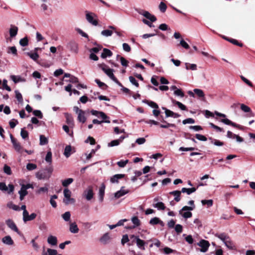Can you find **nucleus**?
<instances>
[{
	"mask_svg": "<svg viewBox=\"0 0 255 255\" xmlns=\"http://www.w3.org/2000/svg\"><path fill=\"white\" fill-rule=\"evenodd\" d=\"M53 168L49 167L40 170L36 173V177L39 180L48 179L53 172Z\"/></svg>",
	"mask_w": 255,
	"mask_h": 255,
	"instance_id": "obj_1",
	"label": "nucleus"
},
{
	"mask_svg": "<svg viewBox=\"0 0 255 255\" xmlns=\"http://www.w3.org/2000/svg\"><path fill=\"white\" fill-rule=\"evenodd\" d=\"M85 17L87 21L94 26L98 25V16L96 14L89 11H85Z\"/></svg>",
	"mask_w": 255,
	"mask_h": 255,
	"instance_id": "obj_2",
	"label": "nucleus"
},
{
	"mask_svg": "<svg viewBox=\"0 0 255 255\" xmlns=\"http://www.w3.org/2000/svg\"><path fill=\"white\" fill-rule=\"evenodd\" d=\"M193 209V207L185 206L182 207V208L179 211V213L185 219L189 218L192 216V213L190 212V211H192Z\"/></svg>",
	"mask_w": 255,
	"mask_h": 255,
	"instance_id": "obj_3",
	"label": "nucleus"
},
{
	"mask_svg": "<svg viewBox=\"0 0 255 255\" xmlns=\"http://www.w3.org/2000/svg\"><path fill=\"white\" fill-rule=\"evenodd\" d=\"M73 110L78 115V121L80 123H85L87 120L85 116V112L79 109L77 106L74 107Z\"/></svg>",
	"mask_w": 255,
	"mask_h": 255,
	"instance_id": "obj_4",
	"label": "nucleus"
},
{
	"mask_svg": "<svg viewBox=\"0 0 255 255\" xmlns=\"http://www.w3.org/2000/svg\"><path fill=\"white\" fill-rule=\"evenodd\" d=\"M64 196L65 198L63 199V202L66 205H68L69 204H74L75 202V200L74 198H71V192L68 188H65L64 189Z\"/></svg>",
	"mask_w": 255,
	"mask_h": 255,
	"instance_id": "obj_5",
	"label": "nucleus"
},
{
	"mask_svg": "<svg viewBox=\"0 0 255 255\" xmlns=\"http://www.w3.org/2000/svg\"><path fill=\"white\" fill-rule=\"evenodd\" d=\"M131 239H133V242H135L137 247L141 250H144V246L146 244L143 240H141L139 236L132 235L130 237Z\"/></svg>",
	"mask_w": 255,
	"mask_h": 255,
	"instance_id": "obj_6",
	"label": "nucleus"
},
{
	"mask_svg": "<svg viewBox=\"0 0 255 255\" xmlns=\"http://www.w3.org/2000/svg\"><path fill=\"white\" fill-rule=\"evenodd\" d=\"M197 245L201 248L200 250L201 252L205 253L208 251L210 246V244L207 241L201 240L198 243H197Z\"/></svg>",
	"mask_w": 255,
	"mask_h": 255,
	"instance_id": "obj_7",
	"label": "nucleus"
},
{
	"mask_svg": "<svg viewBox=\"0 0 255 255\" xmlns=\"http://www.w3.org/2000/svg\"><path fill=\"white\" fill-rule=\"evenodd\" d=\"M139 14L142 15L147 19H148L151 22H155L156 20V17L150 14L148 11L143 10H140L138 11Z\"/></svg>",
	"mask_w": 255,
	"mask_h": 255,
	"instance_id": "obj_8",
	"label": "nucleus"
},
{
	"mask_svg": "<svg viewBox=\"0 0 255 255\" xmlns=\"http://www.w3.org/2000/svg\"><path fill=\"white\" fill-rule=\"evenodd\" d=\"M114 70L109 68L107 71H105V74L114 82H115L119 86L122 87V84L118 81V80L115 77L113 74Z\"/></svg>",
	"mask_w": 255,
	"mask_h": 255,
	"instance_id": "obj_9",
	"label": "nucleus"
},
{
	"mask_svg": "<svg viewBox=\"0 0 255 255\" xmlns=\"http://www.w3.org/2000/svg\"><path fill=\"white\" fill-rule=\"evenodd\" d=\"M5 223L6 225L11 230L16 232L18 234H19V230L17 228L14 222L11 219H7L5 221Z\"/></svg>",
	"mask_w": 255,
	"mask_h": 255,
	"instance_id": "obj_10",
	"label": "nucleus"
},
{
	"mask_svg": "<svg viewBox=\"0 0 255 255\" xmlns=\"http://www.w3.org/2000/svg\"><path fill=\"white\" fill-rule=\"evenodd\" d=\"M221 122L227 125L232 126L233 127L238 128L240 129H243V127L239 125H237L235 123L232 122L228 119H223L221 120Z\"/></svg>",
	"mask_w": 255,
	"mask_h": 255,
	"instance_id": "obj_11",
	"label": "nucleus"
},
{
	"mask_svg": "<svg viewBox=\"0 0 255 255\" xmlns=\"http://www.w3.org/2000/svg\"><path fill=\"white\" fill-rule=\"evenodd\" d=\"M36 217V214L34 213L31 214L30 215H29L28 212L26 213L23 216V221L24 223H26L28 221L33 220Z\"/></svg>",
	"mask_w": 255,
	"mask_h": 255,
	"instance_id": "obj_12",
	"label": "nucleus"
},
{
	"mask_svg": "<svg viewBox=\"0 0 255 255\" xmlns=\"http://www.w3.org/2000/svg\"><path fill=\"white\" fill-rule=\"evenodd\" d=\"M85 197L87 200H91L93 197V190L92 186H89L85 191Z\"/></svg>",
	"mask_w": 255,
	"mask_h": 255,
	"instance_id": "obj_13",
	"label": "nucleus"
},
{
	"mask_svg": "<svg viewBox=\"0 0 255 255\" xmlns=\"http://www.w3.org/2000/svg\"><path fill=\"white\" fill-rule=\"evenodd\" d=\"M67 47L70 49L73 52L77 53L78 51V44L74 41L70 42L68 45Z\"/></svg>",
	"mask_w": 255,
	"mask_h": 255,
	"instance_id": "obj_14",
	"label": "nucleus"
},
{
	"mask_svg": "<svg viewBox=\"0 0 255 255\" xmlns=\"http://www.w3.org/2000/svg\"><path fill=\"white\" fill-rule=\"evenodd\" d=\"M131 222L133 223V225L131 227H129L127 228V229H134L136 227H137L140 225V221L136 216H134L131 219Z\"/></svg>",
	"mask_w": 255,
	"mask_h": 255,
	"instance_id": "obj_15",
	"label": "nucleus"
},
{
	"mask_svg": "<svg viewBox=\"0 0 255 255\" xmlns=\"http://www.w3.org/2000/svg\"><path fill=\"white\" fill-rule=\"evenodd\" d=\"M2 242L6 245L12 246L14 244V242L10 236H6L2 239Z\"/></svg>",
	"mask_w": 255,
	"mask_h": 255,
	"instance_id": "obj_16",
	"label": "nucleus"
},
{
	"mask_svg": "<svg viewBox=\"0 0 255 255\" xmlns=\"http://www.w3.org/2000/svg\"><path fill=\"white\" fill-rule=\"evenodd\" d=\"M18 32V27L15 25H11L9 30V35L10 37L12 38L15 37Z\"/></svg>",
	"mask_w": 255,
	"mask_h": 255,
	"instance_id": "obj_17",
	"label": "nucleus"
},
{
	"mask_svg": "<svg viewBox=\"0 0 255 255\" xmlns=\"http://www.w3.org/2000/svg\"><path fill=\"white\" fill-rule=\"evenodd\" d=\"M181 190L178 191V190H175L171 191L169 193L170 195H172L174 196V200L177 202H178L180 201V195L181 193Z\"/></svg>",
	"mask_w": 255,
	"mask_h": 255,
	"instance_id": "obj_18",
	"label": "nucleus"
},
{
	"mask_svg": "<svg viewBox=\"0 0 255 255\" xmlns=\"http://www.w3.org/2000/svg\"><path fill=\"white\" fill-rule=\"evenodd\" d=\"M149 224L152 225L159 224L161 226H164V223L157 217H154L149 221Z\"/></svg>",
	"mask_w": 255,
	"mask_h": 255,
	"instance_id": "obj_19",
	"label": "nucleus"
},
{
	"mask_svg": "<svg viewBox=\"0 0 255 255\" xmlns=\"http://www.w3.org/2000/svg\"><path fill=\"white\" fill-rule=\"evenodd\" d=\"M12 143L13 144V146L15 149V150L21 153L22 152V148L19 142L17 141L16 139H13V141L12 142Z\"/></svg>",
	"mask_w": 255,
	"mask_h": 255,
	"instance_id": "obj_20",
	"label": "nucleus"
},
{
	"mask_svg": "<svg viewBox=\"0 0 255 255\" xmlns=\"http://www.w3.org/2000/svg\"><path fill=\"white\" fill-rule=\"evenodd\" d=\"M47 242L51 246H56L57 244V239L55 236L50 235L47 238Z\"/></svg>",
	"mask_w": 255,
	"mask_h": 255,
	"instance_id": "obj_21",
	"label": "nucleus"
},
{
	"mask_svg": "<svg viewBox=\"0 0 255 255\" xmlns=\"http://www.w3.org/2000/svg\"><path fill=\"white\" fill-rule=\"evenodd\" d=\"M112 55L113 53L110 50L107 48H104L101 56L102 58L105 59L107 57L112 56Z\"/></svg>",
	"mask_w": 255,
	"mask_h": 255,
	"instance_id": "obj_22",
	"label": "nucleus"
},
{
	"mask_svg": "<svg viewBox=\"0 0 255 255\" xmlns=\"http://www.w3.org/2000/svg\"><path fill=\"white\" fill-rule=\"evenodd\" d=\"M124 177H125V174H116L111 178L110 181L112 183H118L119 179L123 178Z\"/></svg>",
	"mask_w": 255,
	"mask_h": 255,
	"instance_id": "obj_23",
	"label": "nucleus"
},
{
	"mask_svg": "<svg viewBox=\"0 0 255 255\" xmlns=\"http://www.w3.org/2000/svg\"><path fill=\"white\" fill-rule=\"evenodd\" d=\"M105 188H106V187H105V185H104V184H102L101 187L99 189V200L101 202H102L103 201Z\"/></svg>",
	"mask_w": 255,
	"mask_h": 255,
	"instance_id": "obj_24",
	"label": "nucleus"
},
{
	"mask_svg": "<svg viewBox=\"0 0 255 255\" xmlns=\"http://www.w3.org/2000/svg\"><path fill=\"white\" fill-rule=\"evenodd\" d=\"M124 187H122V188L120 190L116 192L115 193V198H119L120 197H121L122 196L125 195V194H126L127 193H128V190H124Z\"/></svg>",
	"mask_w": 255,
	"mask_h": 255,
	"instance_id": "obj_25",
	"label": "nucleus"
},
{
	"mask_svg": "<svg viewBox=\"0 0 255 255\" xmlns=\"http://www.w3.org/2000/svg\"><path fill=\"white\" fill-rule=\"evenodd\" d=\"M10 79L13 81L14 83L25 81V79L21 77L20 76L11 75Z\"/></svg>",
	"mask_w": 255,
	"mask_h": 255,
	"instance_id": "obj_26",
	"label": "nucleus"
},
{
	"mask_svg": "<svg viewBox=\"0 0 255 255\" xmlns=\"http://www.w3.org/2000/svg\"><path fill=\"white\" fill-rule=\"evenodd\" d=\"M69 230L72 233L76 234L78 233L79 230L76 223L74 222L70 224Z\"/></svg>",
	"mask_w": 255,
	"mask_h": 255,
	"instance_id": "obj_27",
	"label": "nucleus"
},
{
	"mask_svg": "<svg viewBox=\"0 0 255 255\" xmlns=\"http://www.w3.org/2000/svg\"><path fill=\"white\" fill-rule=\"evenodd\" d=\"M65 117L66 119V123L67 124H68L70 126L73 127L74 125V120L71 115L66 113L65 114Z\"/></svg>",
	"mask_w": 255,
	"mask_h": 255,
	"instance_id": "obj_28",
	"label": "nucleus"
},
{
	"mask_svg": "<svg viewBox=\"0 0 255 255\" xmlns=\"http://www.w3.org/2000/svg\"><path fill=\"white\" fill-rule=\"evenodd\" d=\"M215 236L220 239L221 241H222L224 243L226 242L230 238L228 236H227L225 233L222 234H217L215 235Z\"/></svg>",
	"mask_w": 255,
	"mask_h": 255,
	"instance_id": "obj_29",
	"label": "nucleus"
},
{
	"mask_svg": "<svg viewBox=\"0 0 255 255\" xmlns=\"http://www.w3.org/2000/svg\"><path fill=\"white\" fill-rule=\"evenodd\" d=\"M57 251L56 250L48 249L47 251H43L41 255H57Z\"/></svg>",
	"mask_w": 255,
	"mask_h": 255,
	"instance_id": "obj_30",
	"label": "nucleus"
},
{
	"mask_svg": "<svg viewBox=\"0 0 255 255\" xmlns=\"http://www.w3.org/2000/svg\"><path fill=\"white\" fill-rule=\"evenodd\" d=\"M209 139L210 140L211 143L213 144L214 145L218 146H221L224 145V142H222L218 139L212 138V137H210Z\"/></svg>",
	"mask_w": 255,
	"mask_h": 255,
	"instance_id": "obj_31",
	"label": "nucleus"
},
{
	"mask_svg": "<svg viewBox=\"0 0 255 255\" xmlns=\"http://www.w3.org/2000/svg\"><path fill=\"white\" fill-rule=\"evenodd\" d=\"M196 190V188L195 187H192L191 188H182L181 189L182 193H186L187 195H190L191 193L195 192Z\"/></svg>",
	"mask_w": 255,
	"mask_h": 255,
	"instance_id": "obj_32",
	"label": "nucleus"
},
{
	"mask_svg": "<svg viewBox=\"0 0 255 255\" xmlns=\"http://www.w3.org/2000/svg\"><path fill=\"white\" fill-rule=\"evenodd\" d=\"M241 109L244 112H246V113H251V116H254V114L251 112V108L245 105V104H242L241 105Z\"/></svg>",
	"mask_w": 255,
	"mask_h": 255,
	"instance_id": "obj_33",
	"label": "nucleus"
},
{
	"mask_svg": "<svg viewBox=\"0 0 255 255\" xmlns=\"http://www.w3.org/2000/svg\"><path fill=\"white\" fill-rule=\"evenodd\" d=\"M26 54L28 56H29L30 58L31 59H32L33 60H34V61H36L39 58V55H38L37 52H34V53H32L31 52H27Z\"/></svg>",
	"mask_w": 255,
	"mask_h": 255,
	"instance_id": "obj_34",
	"label": "nucleus"
},
{
	"mask_svg": "<svg viewBox=\"0 0 255 255\" xmlns=\"http://www.w3.org/2000/svg\"><path fill=\"white\" fill-rule=\"evenodd\" d=\"M153 206L159 210H163L165 209L164 204L162 202H157L153 204Z\"/></svg>",
	"mask_w": 255,
	"mask_h": 255,
	"instance_id": "obj_35",
	"label": "nucleus"
},
{
	"mask_svg": "<svg viewBox=\"0 0 255 255\" xmlns=\"http://www.w3.org/2000/svg\"><path fill=\"white\" fill-rule=\"evenodd\" d=\"M110 240V237L108 233L105 234L101 238L100 241L104 244H107Z\"/></svg>",
	"mask_w": 255,
	"mask_h": 255,
	"instance_id": "obj_36",
	"label": "nucleus"
},
{
	"mask_svg": "<svg viewBox=\"0 0 255 255\" xmlns=\"http://www.w3.org/2000/svg\"><path fill=\"white\" fill-rule=\"evenodd\" d=\"M74 180L72 178H69L62 181V185L63 187H67L73 182Z\"/></svg>",
	"mask_w": 255,
	"mask_h": 255,
	"instance_id": "obj_37",
	"label": "nucleus"
},
{
	"mask_svg": "<svg viewBox=\"0 0 255 255\" xmlns=\"http://www.w3.org/2000/svg\"><path fill=\"white\" fill-rule=\"evenodd\" d=\"M71 146L70 145H67L64 149V155L66 157H69L71 154Z\"/></svg>",
	"mask_w": 255,
	"mask_h": 255,
	"instance_id": "obj_38",
	"label": "nucleus"
},
{
	"mask_svg": "<svg viewBox=\"0 0 255 255\" xmlns=\"http://www.w3.org/2000/svg\"><path fill=\"white\" fill-rule=\"evenodd\" d=\"M48 142V139L43 135H40V142L39 144L44 145L47 144Z\"/></svg>",
	"mask_w": 255,
	"mask_h": 255,
	"instance_id": "obj_39",
	"label": "nucleus"
},
{
	"mask_svg": "<svg viewBox=\"0 0 255 255\" xmlns=\"http://www.w3.org/2000/svg\"><path fill=\"white\" fill-rule=\"evenodd\" d=\"M162 122L165 123V124H160V127L161 128H167L169 127H173V128L176 127L175 125L174 124L168 123L165 121H163Z\"/></svg>",
	"mask_w": 255,
	"mask_h": 255,
	"instance_id": "obj_40",
	"label": "nucleus"
},
{
	"mask_svg": "<svg viewBox=\"0 0 255 255\" xmlns=\"http://www.w3.org/2000/svg\"><path fill=\"white\" fill-rule=\"evenodd\" d=\"M193 91L195 94H196L199 98H204L205 94L203 90L199 89H194Z\"/></svg>",
	"mask_w": 255,
	"mask_h": 255,
	"instance_id": "obj_41",
	"label": "nucleus"
},
{
	"mask_svg": "<svg viewBox=\"0 0 255 255\" xmlns=\"http://www.w3.org/2000/svg\"><path fill=\"white\" fill-rule=\"evenodd\" d=\"M172 103L175 105H176L179 108H180L181 110L185 111L186 110V107L185 105L182 104L181 102L176 101L175 100H172Z\"/></svg>",
	"mask_w": 255,
	"mask_h": 255,
	"instance_id": "obj_42",
	"label": "nucleus"
},
{
	"mask_svg": "<svg viewBox=\"0 0 255 255\" xmlns=\"http://www.w3.org/2000/svg\"><path fill=\"white\" fill-rule=\"evenodd\" d=\"M143 102L147 104L149 106L154 109H158V105L153 101H149L147 100L143 101Z\"/></svg>",
	"mask_w": 255,
	"mask_h": 255,
	"instance_id": "obj_43",
	"label": "nucleus"
},
{
	"mask_svg": "<svg viewBox=\"0 0 255 255\" xmlns=\"http://www.w3.org/2000/svg\"><path fill=\"white\" fill-rule=\"evenodd\" d=\"M7 207L12 209L14 211H19L20 208L19 206L13 204L12 202H9L7 204Z\"/></svg>",
	"mask_w": 255,
	"mask_h": 255,
	"instance_id": "obj_44",
	"label": "nucleus"
},
{
	"mask_svg": "<svg viewBox=\"0 0 255 255\" xmlns=\"http://www.w3.org/2000/svg\"><path fill=\"white\" fill-rule=\"evenodd\" d=\"M224 244L228 249L230 250H233L235 249V246L233 245V244L230 238L227 241H226Z\"/></svg>",
	"mask_w": 255,
	"mask_h": 255,
	"instance_id": "obj_45",
	"label": "nucleus"
},
{
	"mask_svg": "<svg viewBox=\"0 0 255 255\" xmlns=\"http://www.w3.org/2000/svg\"><path fill=\"white\" fill-rule=\"evenodd\" d=\"M185 68L187 70H196L197 69V65L195 64L185 63Z\"/></svg>",
	"mask_w": 255,
	"mask_h": 255,
	"instance_id": "obj_46",
	"label": "nucleus"
},
{
	"mask_svg": "<svg viewBox=\"0 0 255 255\" xmlns=\"http://www.w3.org/2000/svg\"><path fill=\"white\" fill-rule=\"evenodd\" d=\"M70 217H71V214H70V212L69 211L66 212L65 213H64L62 215V218L66 222H68V221H70Z\"/></svg>",
	"mask_w": 255,
	"mask_h": 255,
	"instance_id": "obj_47",
	"label": "nucleus"
},
{
	"mask_svg": "<svg viewBox=\"0 0 255 255\" xmlns=\"http://www.w3.org/2000/svg\"><path fill=\"white\" fill-rule=\"evenodd\" d=\"M113 32L109 29H106L102 31L101 34L105 37H109L112 35Z\"/></svg>",
	"mask_w": 255,
	"mask_h": 255,
	"instance_id": "obj_48",
	"label": "nucleus"
},
{
	"mask_svg": "<svg viewBox=\"0 0 255 255\" xmlns=\"http://www.w3.org/2000/svg\"><path fill=\"white\" fill-rule=\"evenodd\" d=\"M202 204L204 205H207L208 207H211L213 205V200L211 199L210 200H202L201 201Z\"/></svg>",
	"mask_w": 255,
	"mask_h": 255,
	"instance_id": "obj_49",
	"label": "nucleus"
},
{
	"mask_svg": "<svg viewBox=\"0 0 255 255\" xmlns=\"http://www.w3.org/2000/svg\"><path fill=\"white\" fill-rule=\"evenodd\" d=\"M174 229L177 234H180L183 231V227L180 224H177L175 226Z\"/></svg>",
	"mask_w": 255,
	"mask_h": 255,
	"instance_id": "obj_50",
	"label": "nucleus"
},
{
	"mask_svg": "<svg viewBox=\"0 0 255 255\" xmlns=\"http://www.w3.org/2000/svg\"><path fill=\"white\" fill-rule=\"evenodd\" d=\"M15 97L17 99V101L19 103H22L23 102V98H22V95L21 94V93L18 91H17V90H16L15 91Z\"/></svg>",
	"mask_w": 255,
	"mask_h": 255,
	"instance_id": "obj_51",
	"label": "nucleus"
},
{
	"mask_svg": "<svg viewBox=\"0 0 255 255\" xmlns=\"http://www.w3.org/2000/svg\"><path fill=\"white\" fill-rule=\"evenodd\" d=\"M20 135L23 139H26L28 137V132L24 128H21Z\"/></svg>",
	"mask_w": 255,
	"mask_h": 255,
	"instance_id": "obj_52",
	"label": "nucleus"
},
{
	"mask_svg": "<svg viewBox=\"0 0 255 255\" xmlns=\"http://www.w3.org/2000/svg\"><path fill=\"white\" fill-rule=\"evenodd\" d=\"M224 38L227 39L228 41H230V42H231L232 43H233V44H234L235 45H238L240 47H242L243 46V44L241 43H239L236 39H229V38Z\"/></svg>",
	"mask_w": 255,
	"mask_h": 255,
	"instance_id": "obj_53",
	"label": "nucleus"
},
{
	"mask_svg": "<svg viewBox=\"0 0 255 255\" xmlns=\"http://www.w3.org/2000/svg\"><path fill=\"white\" fill-rule=\"evenodd\" d=\"M45 159L48 163H51L52 162V153L51 151L47 152Z\"/></svg>",
	"mask_w": 255,
	"mask_h": 255,
	"instance_id": "obj_54",
	"label": "nucleus"
},
{
	"mask_svg": "<svg viewBox=\"0 0 255 255\" xmlns=\"http://www.w3.org/2000/svg\"><path fill=\"white\" fill-rule=\"evenodd\" d=\"M28 40L27 37H24L19 41V44L22 46H25L28 45Z\"/></svg>",
	"mask_w": 255,
	"mask_h": 255,
	"instance_id": "obj_55",
	"label": "nucleus"
},
{
	"mask_svg": "<svg viewBox=\"0 0 255 255\" xmlns=\"http://www.w3.org/2000/svg\"><path fill=\"white\" fill-rule=\"evenodd\" d=\"M37 165L33 163H29L26 165V169L28 170L31 171L36 169Z\"/></svg>",
	"mask_w": 255,
	"mask_h": 255,
	"instance_id": "obj_56",
	"label": "nucleus"
},
{
	"mask_svg": "<svg viewBox=\"0 0 255 255\" xmlns=\"http://www.w3.org/2000/svg\"><path fill=\"white\" fill-rule=\"evenodd\" d=\"M128 162V160H120L117 162V165L120 167H124L126 166Z\"/></svg>",
	"mask_w": 255,
	"mask_h": 255,
	"instance_id": "obj_57",
	"label": "nucleus"
},
{
	"mask_svg": "<svg viewBox=\"0 0 255 255\" xmlns=\"http://www.w3.org/2000/svg\"><path fill=\"white\" fill-rule=\"evenodd\" d=\"M129 80L130 82L133 84V85L135 86L136 87H138L139 84L137 82V81L136 80V79L132 76H129Z\"/></svg>",
	"mask_w": 255,
	"mask_h": 255,
	"instance_id": "obj_58",
	"label": "nucleus"
},
{
	"mask_svg": "<svg viewBox=\"0 0 255 255\" xmlns=\"http://www.w3.org/2000/svg\"><path fill=\"white\" fill-rule=\"evenodd\" d=\"M33 114L39 119H42L43 118L42 113L40 110H34L33 111Z\"/></svg>",
	"mask_w": 255,
	"mask_h": 255,
	"instance_id": "obj_59",
	"label": "nucleus"
},
{
	"mask_svg": "<svg viewBox=\"0 0 255 255\" xmlns=\"http://www.w3.org/2000/svg\"><path fill=\"white\" fill-rule=\"evenodd\" d=\"M7 81L6 79L3 80L2 86L3 88L7 90V91H11V88L7 84Z\"/></svg>",
	"mask_w": 255,
	"mask_h": 255,
	"instance_id": "obj_60",
	"label": "nucleus"
},
{
	"mask_svg": "<svg viewBox=\"0 0 255 255\" xmlns=\"http://www.w3.org/2000/svg\"><path fill=\"white\" fill-rule=\"evenodd\" d=\"M48 189L47 187H40L38 190L36 191V193L40 194L42 193L47 192Z\"/></svg>",
	"mask_w": 255,
	"mask_h": 255,
	"instance_id": "obj_61",
	"label": "nucleus"
},
{
	"mask_svg": "<svg viewBox=\"0 0 255 255\" xmlns=\"http://www.w3.org/2000/svg\"><path fill=\"white\" fill-rule=\"evenodd\" d=\"M159 8L161 12H164L166 11L167 6L163 2H161L159 4Z\"/></svg>",
	"mask_w": 255,
	"mask_h": 255,
	"instance_id": "obj_62",
	"label": "nucleus"
},
{
	"mask_svg": "<svg viewBox=\"0 0 255 255\" xmlns=\"http://www.w3.org/2000/svg\"><path fill=\"white\" fill-rule=\"evenodd\" d=\"M3 171L4 173L7 175H10L11 174L10 167L7 165H4L3 167Z\"/></svg>",
	"mask_w": 255,
	"mask_h": 255,
	"instance_id": "obj_63",
	"label": "nucleus"
},
{
	"mask_svg": "<svg viewBox=\"0 0 255 255\" xmlns=\"http://www.w3.org/2000/svg\"><path fill=\"white\" fill-rule=\"evenodd\" d=\"M120 61L122 66L124 67H127L128 66V61L124 57H120Z\"/></svg>",
	"mask_w": 255,
	"mask_h": 255,
	"instance_id": "obj_64",
	"label": "nucleus"
}]
</instances>
